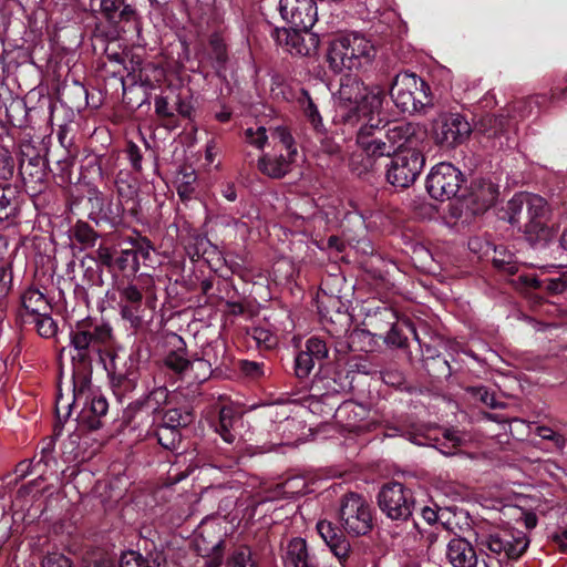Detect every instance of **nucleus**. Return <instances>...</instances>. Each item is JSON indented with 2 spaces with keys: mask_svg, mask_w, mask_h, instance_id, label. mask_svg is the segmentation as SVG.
<instances>
[{
  "mask_svg": "<svg viewBox=\"0 0 567 567\" xmlns=\"http://www.w3.org/2000/svg\"><path fill=\"white\" fill-rule=\"evenodd\" d=\"M385 97L381 86L365 87L357 76L346 74L336 96L337 112L344 123L354 125L369 115H380Z\"/></svg>",
  "mask_w": 567,
  "mask_h": 567,
  "instance_id": "f257e3e1",
  "label": "nucleus"
},
{
  "mask_svg": "<svg viewBox=\"0 0 567 567\" xmlns=\"http://www.w3.org/2000/svg\"><path fill=\"white\" fill-rule=\"evenodd\" d=\"M113 342L112 328L107 322L96 319H85L76 322L70 331V344L73 350V375L91 372L93 359L102 360V353L107 351Z\"/></svg>",
  "mask_w": 567,
  "mask_h": 567,
  "instance_id": "f03ea898",
  "label": "nucleus"
},
{
  "mask_svg": "<svg viewBox=\"0 0 567 567\" xmlns=\"http://www.w3.org/2000/svg\"><path fill=\"white\" fill-rule=\"evenodd\" d=\"M90 382V375L85 372L80 375H73L72 403L59 396L55 409L59 417H61L62 410H65L63 416L68 417L71 410L80 409L78 422L89 430H97L102 426V419L106 415L109 403L103 395L91 390Z\"/></svg>",
  "mask_w": 567,
  "mask_h": 567,
  "instance_id": "7ed1b4c3",
  "label": "nucleus"
},
{
  "mask_svg": "<svg viewBox=\"0 0 567 567\" xmlns=\"http://www.w3.org/2000/svg\"><path fill=\"white\" fill-rule=\"evenodd\" d=\"M375 50L360 33H349L333 40L328 52L330 68L336 72L358 70L369 63Z\"/></svg>",
  "mask_w": 567,
  "mask_h": 567,
  "instance_id": "20e7f679",
  "label": "nucleus"
},
{
  "mask_svg": "<svg viewBox=\"0 0 567 567\" xmlns=\"http://www.w3.org/2000/svg\"><path fill=\"white\" fill-rule=\"evenodd\" d=\"M390 95L401 112H421L431 104L430 87L413 73L398 74L390 89Z\"/></svg>",
  "mask_w": 567,
  "mask_h": 567,
  "instance_id": "39448f33",
  "label": "nucleus"
},
{
  "mask_svg": "<svg viewBox=\"0 0 567 567\" xmlns=\"http://www.w3.org/2000/svg\"><path fill=\"white\" fill-rule=\"evenodd\" d=\"M177 341L179 346L165 357V365L189 384L208 380L213 371L209 360L189 358L182 338H178Z\"/></svg>",
  "mask_w": 567,
  "mask_h": 567,
  "instance_id": "423d86ee",
  "label": "nucleus"
},
{
  "mask_svg": "<svg viewBox=\"0 0 567 567\" xmlns=\"http://www.w3.org/2000/svg\"><path fill=\"white\" fill-rule=\"evenodd\" d=\"M392 156L410 151H424L426 130L416 123L394 122L382 125Z\"/></svg>",
  "mask_w": 567,
  "mask_h": 567,
  "instance_id": "0eeeda50",
  "label": "nucleus"
},
{
  "mask_svg": "<svg viewBox=\"0 0 567 567\" xmlns=\"http://www.w3.org/2000/svg\"><path fill=\"white\" fill-rule=\"evenodd\" d=\"M167 399L168 391L165 386L155 388L126 406L123 413L124 421L136 427L153 426L158 420L161 406Z\"/></svg>",
  "mask_w": 567,
  "mask_h": 567,
  "instance_id": "6e6552de",
  "label": "nucleus"
},
{
  "mask_svg": "<svg viewBox=\"0 0 567 567\" xmlns=\"http://www.w3.org/2000/svg\"><path fill=\"white\" fill-rule=\"evenodd\" d=\"M339 518L343 529L354 536L372 528V514L367 499L355 493L347 494L340 504Z\"/></svg>",
  "mask_w": 567,
  "mask_h": 567,
  "instance_id": "1a4fd4ad",
  "label": "nucleus"
},
{
  "mask_svg": "<svg viewBox=\"0 0 567 567\" xmlns=\"http://www.w3.org/2000/svg\"><path fill=\"white\" fill-rule=\"evenodd\" d=\"M520 204H526L528 221L525 225V234L532 245H545L553 236L547 226L549 207L546 200L535 194L520 196Z\"/></svg>",
  "mask_w": 567,
  "mask_h": 567,
  "instance_id": "9d476101",
  "label": "nucleus"
},
{
  "mask_svg": "<svg viewBox=\"0 0 567 567\" xmlns=\"http://www.w3.org/2000/svg\"><path fill=\"white\" fill-rule=\"evenodd\" d=\"M481 545L494 555L498 563L517 559L527 549L529 539L522 530L509 528L489 534Z\"/></svg>",
  "mask_w": 567,
  "mask_h": 567,
  "instance_id": "9b49d317",
  "label": "nucleus"
},
{
  "mask_svg": "<svg viewBox=\"0 0 567 567\" xmlns=\"http://www.w3.org/2000/svg\"><path fill=\"white\" fill-rule=\"evenodd\" d=\"M464 182L462 172L450 163H439L426 177V190L436 200H447L457 195Z\"/></svg>",
  "mask_w": 567,
  "mask_h": 567,
  "instance_id": "f8f14e48",
  "label": "nucleus"
},
{
  "mask_svg": "<svg viewBox=\"0 0 567 567\" xmlns=\"http://www.w3.org/2000/svg\"><path fill=\"white\" fill-rule=\"evenodd\" d=\"M378 503L380 509L391 519H408L414 507L411 489L399 482L385 484L379 492Z\"/></svg>",
  "mask_w": 567,
  "mask_h": 567,
  "instance_id": "ddd939ff",
  "label": "nucleus"
},
{
  "mask_svg": "<svg viewBox=\"0 0 567 567\" xmlns=\"http://www.w3.org/2000/svg\"><path fill=\"white\" fill-rule=\"evenodd\" d=\"M423 152L410 151L395 154L386 171L388 182L399 188L412 185L425 164Z\"/></svg>",
  "mask_w": 567,
  "mask_h": 567,
  "instance_id": "4468645a",
  "label": "nucleus"
},
{
  "mask_svg": "<svg viewBox=\"0 0 567 567\" xmlns=\"http://www.w3.org/2000/svg\"><path fill=\"white\" fill-rule=\"evenodd\" d=\"M360 122L362 124L357 133V144L360 150L368 157H391L390 144L386 141H382L384 131L379 115H369L365 118H361Z\"/></svg>",
  "mask_w": 567,
  "mask_h": 567,
  "instance_id": "2eb2a0df",
  "label": "nucleus"
},
{
  "mask_svg": "<svg viewBox=\"0 0 567 567\" xmlns=\"http://www.w3.org/2000/svg\"><path fill=\"white\" fill-rule=\"evenodd\" d=\"M517 120L509 114L484 115L476 127L487 138L493 140V146L498 148L513 147L516 144Z\"/></svg>",
  "mask_w": 567,
  "mask_h": 567,
  "instance_id": "dca6fc26",
  "label": "nucleus"
},
{
  "mask_svg": "<svg viewBox=\"0 0 567 567\" xmlns=\"http://www.w3.org/2000/svg\"><path fill=\"white\" fill-rule=\"evenodd\" d=\"M272 37L278 45L292 55H311L317 51L319 45L318 37L303 29H276Z\"/></svg>",
  "mask_w": 567,
  "mask_h": 567,
  "instance_id": "f3484780",
  "label": "nucleus"
},
{
  "mask_svg": "<svg viewBox=\"0 0 567 567\" xmlns=\"http://www.w3.org/2000/svg\"><path fill=\"white\" fill-rule=\"evenodd\" d=\"M278 9L291 28L309 30L317 21L318 8L315 0H279Z\"/></svg>",
  "mask_w": 567,
  "mask_h": 567,
  "instance_id": "a211bd4d",
  "label": "nucleus"
},
{
  "mask_svg": "<svg viewBox=\"0 0 567 567\" xmlns=\"http://www.w3.org/2000/svg\"><path fill=\"white\" fill-rule=\"evenodd\" d=\"M550 277H537L535 274H519L513 282L520 289H546L553 295L567 293V269L563 266H550Z\"/></svg>",
  "mask_w": 567,
  "mask_h": 567,
  "instance_id": "6ab92c4d",
  "label": "nucleus"
},
{
  "mask_svg": "<svg viewBox=\"0 0 567 567\" xmlns=\"http://www.w3.org/2000/svg\"><path fill=\"white\" fill-rule=\"evenodd\" d=\"M472 128L464 116L450 114L441 117L434 126L435 141L442 146L452 147L463 143Z\"/></svg>",
  "mask_w": 567,
  "mask_h": 567,
  "instance_id": "aec40b11",
  "label": "nucleus"
},
{
  "mask_svg": "<svg viewBox=\"0 0 567 567\" xmlns=\"http://www.w3.org/2000/svg\"><path fill=\"white\" fill-rule=\"evenodd\" d=\"M329 350L326 342L311 337L305 343V350L300 351L295 358V374L298 379H306L310 375L316 363H320L328 357Z\"/></svg>",
  "mask_w": 567,
  "mask_h": 567,
  "instance_id": "412c9836",
  "label": "nucleus"
},
{
  "mask_svg": "<svg viewBox=\"0 0 567 567\" xmlns=\"http://www.w3.org/2000/svg\"><path fill=\"white\" fill-rule=\"evenodd\" d=\"M89 202L91 204L90 217L95 220L96 224L104 221L112 227H115L122 223L124 213H127L125 206L112 200H106L103 194L93 189L90 193Z\"/></svg>",
  "mask_w": 567,
  "mask_h": 567,
  "instance_id": "4be33fe9",
  "label": "nucleus"
},
{
  "mask_svg": "<svg viewBox=\"0 0 567 567\" xmlns=\"http://www.w3.org/2000/svg\"><path fill=\"white\" fill-rule=\"evenodd\" d=\"M118 293L121 317L128 321L132 328H140L144 316L143 295L141 290L134 285H126L118 287Z\"/></svg>",
  "mask_w": 567,
  "mask_h": 567,
  "instance_id": "5701e85b",
  "label": "nucleus"
},
{
  "mask_svg": "<svg viewBox=\"0 0 567 567\" xmlns=\"http://www.w3.org/2000/svg\"><path fill=\"white\" fill-rule=\"evenodd\" d=\"M364 405L355 402H343L336 411L338 422L349 432H365L375 427Z\"/></svg>",
  "mask_w": 567,
  "mask_h": 567,
  "instance_id": "b1692460",
  "label": "nucleus"
},
{
  "mask_svg": "<svg viewBox=\"0 0 567 567\" xmlns=\"http://www.w3.org/2000/svg\"><path fill=\"white\" fill-rule=\"evenodd\" d=\"M498 197V185L489 178L477 177L471 183L468 203L472 204L474 214L485 212L492 207Z\"/></svg>",
  "mask_w": 567,
  "mask_h": 567,
  "instance_id": "393cba45",
  "label": "nucleus"
},
{
  "mask_svg": "<svg viewBox=\"0 0 567 567\" xmlns=\"http://www.w3.org/2000/svg\"><path fill=\"white\" fill-rule=\"evenodd\" d=\"M216 526L214 525H205L200 527L198 535L195 538V546L197 551L207 557V564L214 567H218L223 561V546L224 539L217 535L214 539H207V536H210L215 533Z\"/></svg>",
  "mask_w": 567,
  "mask_h": 567,
  "instance_id": "a878e982",
  "label": "nucleus"
},
{
  "mask_svg": "<svg viewBox=\"0 0 567 567\" xmlns=\"http://www.w3.org/2000/svg\"><path fill=\"white\" fill-rule=\"evenodd\" d=\"M282 561L284 567H319L316 555L309 551L306 539L301 537L289 540Z\"/></svg>",
  "mask_w": 567,
  "mask_h": 567,
  "instance_id": "bb28decb",
  "label": "nucleus"
},
{
  "mask_svg": "<svg viewBox=\"0 0 567 567\" xmlns=\"http://www.w3.org/2000/svg\"><path fill=\"white\" fill-rule=\"evenodd\" d=\"M445 555L453 567H475L478 561L472 544L462 537L449 542Z\"/></svg>",
  "mask_w": 567,
  "mask_h": 567,
  "instance_id": "cd10ccee",
  "label": "nucleus"
},
{
  "mask_svg": "<svg viewBox=\"0 0 567 567\" xmlns=\"http://www.w3.org/2000/svg\"><path fill=\"white\" fill-rule=\"evenodd\" d=\"M243 427V417L234 411L231 408H223L219 412V422L216 427V432L221 439L233 444L238 437H240V429Z\"/></svg>",
  "mask_w": 567,
  "mask_h": 567,
  "instance_id": "c85d7f7f",
  "label": "nucleus"
},
{
  "mask_svg": "<svg viewBox=\"0 0 567 567\" xmlns=\"http://www.w3.org/2000/svg\"><path fill=\"white\" fill-rule=\"evenodd\" d=\"M100 13L113 25L130 22L135 18V9L124 0H101Z\"/></svg>",
  "mask_w": 567,
  "mask_h": 567,
  "instance_id": "c756f323",
  "label": "nucleus"
},
{
  "mask_svg": "<svg viewBox=\"0 0 567 567\" xmlns=\"http://www.w3.org/2000/svg\"><path fill=\"white\" fill-rule=\"evenodd\" d=\"M22 308L27 315L31 318L39 315H47V312H51L52 307L51 303L45 296L38 288H28L21 296Z\"/></svg>",
  "mask_w": 567,
  "mask_h": 567,
  "instance_id": "7c9ffc66",
  "label": "nucleus"
},
{
  "mask_svg": "<svg viewBox=\"0 0 567 567\" xmlns=\"http://www.w3.org/2000/svg\"><path fill=\"white\" fill-rule=\"evenodd\" d=\"M115 186L118 198L117 203L125 206L130 215H136L138 212L136 183L128 177H118L115 182Z\"/></svg>",
  "mask_w": 567,
  "mask_h": 567,
  "instance_id": "2f4dec72",
  "label": "nucleus"
},
{
  "mask_svg": "<svg viewBox=\"0 0 567 567\" xmlns=\"http://www.w3.org/2000/svg\"><path fill=\"white\" fill-rule=\"evenodd\" d=\"M19 192L17 187L6 184L0 185V221L9 220L16 216L19 209Z\"/></svg>",
  "mask_w": 567,
  "mask_h": 567,
  "instance_id": "473e14b6",
  "label": "nucleus"
},
{
  "mask_svg": "<svg viewBox=\"0 0 567 567\" xmlns=\"http://www.w3.org/2000/svg\"><path fill=\"white\" fill-rule=\"evenodd\" d=\"M292 159L293 157L282 155L277 157L266 154L259 159L258 167L264 174L272 178H280L289 171Z\"/></svg>",
  "mask_w": 567,
  "mask_h": 567,
  "instance_id": "72a5a7b5",
  "label": "nucleus"
},
{
  "mask_svg": "<svg viewBox=\"0 0 567 567\" xmlns=\"http://www.w3.org/2000/svg\"><path fill=\"white\" fill-rule=\"evenodd\" d=\"M32 468H35L37 472L40 473L39 477L30 482L28 485H23L22 487H20L18 491V498L24 497L25 495H31L32 497H35V495L40 492V489H34V487L38 485L39 481H42L43 471H41L40 467L35 466V464H33V461L24 460L20 462L14 470V475L17 480H22L30 473H32Z\"/></svg>",
  "mask_w": 567,
  "mask_h": 567,
  "instance_id": "f704fd0d",
  "label": "nucleus"
},
{
  "mask_svg": "<svg viewBox=\"0 0 567 567\" xmlns=\"http://www.w3.org/2000/svg\"><path fill=\"white\" fill-rule=\"evenodd\" d=\"M158 420L161 425L179 430L192 423L193 414L188 409L169 408L163 413L159 410Z\"/></svg>",
  "mask_w": 567,
  "mask_h": 567,
  "instance_id": "c9c22d12",
  "label": "nucleus"
},
{
  "mask_svg": "<svg viewBox=\"0 0 567 567\" xmlns=\"http://www.w3.org/2000/svg\"><path fill=\"white\" fill-rule=\"evenodd\" d=\"M299 427L300 423L289 416H285L281 421L276 422L274 431L277 434V441L272 443V446L267 447L266 451H270L274 446L290 444Z\"/></svg>",
  "mask_w": 567,
  "mask_h": 567,
  "instance_id": "e433bc0d",
  "label": "nucleus"
},
{
  "mask_svg": "<svg viewBox=\"0 0 567 567\" xmlns=\"http://www.w3.org/2000/svg\"><path fill=\"white\" fill-rule=\"evenodd\" d=\"M298 104L303 115L316 131V133L322 134V117L320 115L317 104L313 102V100L310 97L307 91H301L300 96L298 97Z\"/></svg>",
  "mask_w": 567,
  "mask_h": 567,
  "instance_id": "4c0bfd02",
  "label": "nucleus"
},
{
  "mask_svg": "<svg viewBox=\"0 0 567 567\" xmlns=\"http://www.w3.org/2000/svg\"><path fill=\"white\" fill-rule=\"evenodd\" d=\"M226 567H259L257 556L247 545L233 549L226 560Z\"/></svg>",
  "mask_w": 567,
  "mask_h": 567,
  "instance_id": "58836bf2",
  "label": "nucleus"
},
{
  "mask_svg": "<svg viewBox=\"0 0 567 567\" xmlns=\"http://www.w3.org/2000/svg\"><path fill=\"white\" fill-rule=\"evenodd\" d=\"M207 59L217 73L224 69L227 61V50L224 40L218 34H213L209 39Z\"/></svg>",
  "mask_w": 567,
  "mask_h": 567,
  "instance_id": "ea45409f",
  "label": "nucleus"
},
{
  "mask_svg": "<svg viewBox=\"0 0 567 567\" xmlns=\"http://www.w3.org/2000/svg\"><path fill=\"white\" fill-rule=\"evenodd\" d=\"M195 172H179L176 176L177 194L183 202L190 200L195 195Z\"/></svg>",
  "mask_w": 567,
  "mask_h": 567,
  "instance_id": "a19ab883",
  "label": "nucleus"
},
{
  "mask_svg": "<svg viewBox=\"0 0 567 567\" xmlns=\"http://www.w3.org/2000/svg\"><path fill=\"white\" fill-rule=\"evenodd\" d=\"M493 264L497 269L508 272L509 275L518 272V265L514 260L513 254L504 246H498L494 249Z\"/></svg>",
  "mask_w": 567,
  "mask_h": 567,
  "instance_id": "79ce46f5",
  "label": "nucleus"
},
{
  "mask_svg": "<svg viewBox=\"0 0 567 567\" xmlns=\"http://www.w3.org/2000/svg\"><path fill=\"white\" fill-rule=\"evenodd\" d=\"M114 266L118 268V270H131L132 272H137L140 269V261L136 259V251L134 248H121L120 251L116 250Z\"/></svg>",
  "mask_w": 567,
  "mask_h": 567,
  "instance_id": "37998d69",
  "label": "nucleus"
},
{
  "mask_svg": "<svg viewBox=\"0 0 567 567\" xmlns=\"http://www.w3.org/2000/svg\"><path fill=\"white\" fill-rule=\"evenodd\" d=\"M158 443L166 450H175L181 443V432L165 425H157L155 431Z\"/></svg>",
  "mask_w": 567,
  "mask_h": 567,
  "instance_id": "c03bdc74",
  "label": "nucleus"
},
{
  "mask_svg": "<svg viewBox=\"0 0 567 567\" xmlns=\"http://www.w3.org/2000/svg\"><path fill=\"white\" fill-rule=\"evenodd\" d=\"M535 434L543 441L548 442L550 444V451L555 452L563 451L567 442L564 435L545 425L536 426Z\"/></svg>",
  "mask_w": 567,
  "mask_h": 567,
  "instance_id": "a18cd8bd",
  "label": "nucleus"
},
{
  "mask_svg": "<svg viewBox=\"0 0 567 567\" xmlns=\"http://www.w3.org/2000/svg\"><path fill=\"white\" fill-rule=\"evenodd\" d=\"M330 551L338 559L340 567H350L349 559L351 556V545L349 540L341 535L328 545Z\"/></svg>",
  "mask_w": 567,
  "mask_h": 567,
  "instance_id": "49530a36",
  "label": "nucleus"
},
{
  "mask_svg": "<svg viewBox=\"0 0 567 567\" xmlns=\"http://www.w3.org/2000/svg\"><path fill=\"white\" fill-rule=\"evenodd\" d=\"M271 138L276 144L279 143L282 150L287 151L288 157H293L297 154L295 141L286 127H276L271 132Z\"/></svg>",
  "mask_w": 567,
  "mask_h": 567,
  "instance_id": "de8ad7c7",
  "label": "nucleus"
},
{
  "mask_svg": "<svg viewBox=\"0 0 567 567\" xmlns=\"http://www.w3.org/2000/svg\"><path fill=\"white\" fill-rule=\"evenodd\" d=\"M32 322L35 324L39 334L43 338H51L56 333L58 326L52 319L51 312L32 317Z\"/></svg>",
  "mask_w": 567,
  "mask_h": 567,
  "instance_id": "09e8293b",
  "label": "nucleus"
},
{
  "mask_svg": "<svg viewBox=\"0 0 567 567\" xmlns=\"http://www.w3.org/2000/svg\"><path fill=\"white\" fill-rule=\"evenodd\" d=\"M72 233H73V237L80 241L81 244H84L86 246H93L96 238H97V234L93 230V228L84 223V221H78L73 229H72Z\"/></svg>",
  "mask_w": 567,
  "mask_h": 567,
  "instance_id": "8fccbe9b",
  "label": "nucleus"
},
{
  "mask_svg": "<svg viewBox=\"0 0 567 567\" xmlns=\"http://www.w3.org/2000/svg\"><path fill=\"white\" fill-rule=\"evenodd\" d=\"M467 392L476 400L484 403L486 406L491 409L499 408L501 404L497 402L494 392H491L485 386H470Z\"/></svg>",
  "mask_w": 567,
  "mask_h": 567,
  "instance_id": "3c124183",
  "label": "nucleus"
},
{
  "mask_svg": "<svg viewBox=\"0 0 567 567\" xmlns=\"http://www.w3.org/2000/svg\"><path fill=\"white\" fill-rule=\"evenodd\" d=\"M118 567H161L159 565L147 563L144 557L134 550L122 554Z\"/></svg>",
  "mask_w": 567,
  "mask_h": 567,
  "instance_id": "603ef678",
  "label": "nucleus"
},
{
  "mask_svg": "<svg viewBox=\"0 0 567 567\" xmlns=\"http://www.w3.org/2000/svg\"><path fill=\"white\" fill-rule=\"evenodd\" d=\"M105 368L109 370V373H112L114 377L117 378V385L116 386H122L125 385V389H128V390H132L135 388V383H136V380H137V377L134 372L130 371L127 374H123L121 371L117 370L116 368V363H115V358L112 357L111 359V368H107L105 365Z\"/></svg>",
  "mask_w": 567,
  "mask_h": 567,
  "instance_id": "864d4df0",
  "label": "nucleus"
},
{
  "mask_svg": "<svg viewBox=\"0 0 567 567\" xmlns=\"http://www.w3.org/2000/svg\"><path fill=\"white\" fill-rule=\"evenodd\" d=\"M317 530L320 537L323 539L326 545L328 546L334 539L339 538L342 534L332 525V523L327 520H319L317 523Z\"/></svg>",
  "mask_w": 567,
  "mask_h": 567,
  "instance_id": "5fc2aeb1",
  "label": "nucleus"
},
{
  "mask_svg": "<svg viewBox=\"0 0 567 567\" xmlns=\"http://www.w3.org/2000/svg\"><path fill=\"white\" fill-rule=\"evenodd\" d=\"M245 134L249 144L260 150L264 148L268 140L266 128L264 126L248 127Z\"/></svg>",
  "mask_w": 567,
  "mask_h": 567,
  "instance_id": "6e6d98bb",
  "label": "nucleus"
},
{
  "mask_svg": "<svg viewBox=\"0 0 567 567\" xmlns=\"http://www.w3.org/2000/svg\"><path fill=\"white\" fill-rule=\"evenodd\" d=\"M173 96H157L154 101L155 112L161 117H174Z\"/></svg>",
  "mask_w": 567,
  "mask_h": 567,
  "instance_id": "4d7b16f0",
  "label": "nucleus"
},
{
  "mask_svg": "<svg viewBox=\"0 0 567 567\" xmlns=\"http://www.w3.org/2000/svg\"><path fill=\"white\" fill-rule=\"evenodd\" d=\"M14 161L8 150L0 148V179H8L13 175Z\"/></svg>",
  "mask_w": 567,
  "mask_h": 567,
  "instance_id": "13d9d810",
  "label": "nucleus"
},
{
  "mask_svg": "<svg viewBox=\"0 0 567 567\" xmlns=\"http://www.w3.org/2000/svg\"><path fill=\"white\" fill-rule=\"evenodd\" d=\"M132 248L136 251V259L140 261V258L143 260H148L151 258V252L153 247L151 243L145 238L130 239Z\"/></svg>",
  "mask_w": 567,
  "mask_h": 567,
  "instance_id": "bf43d9fd",
  "label": "nucleus"
},
{
  "mask_svg": "<svg viewBox=\"0 0 567 567\" xmlns=\"http://www.w3.org/2000/svg\"><path fill=\"white\" fill-rule=\"evenodd\" d=\"M241 372L252 379H257L265 374V364L255 361H241Z\"/></svg>",
  "mask_w": 567,
  "mask_h": 567,
  "instance_id": "052dcab7",
  "label": "nucleus"
},
{
  "mask_svg": "<svg viewBox=\"0 0 567 567\" xmlns=\"http://www.w3.org/2000/svg\"><path fill=\"white\" fill-rule=\"evenodd\" d=\"M42 567H71V561L61 553H50L42 560Z\"/></svg>",
  "mask_w": 567,
  "mask_h": 567,
  "instance_id": "680f3d73",
  "label": "nucleus"
},
{
  "mask_svg": "<svg viewBox=\"0 0 567 567\" xmlns=\"http://www.w3.org/2000/svg\"><path fill=\"white\" fill-rule=\"evenodd\" d=\"M386 436H404L406 437L409 441H411L412 443L416 444V445H423V441L421 440L420 435L417 434H412L410 431H408L405 427L403 426H390L388 427V432L385 434Z\"/></svg>",
  "mask_w": 567,
  "mask_h": 567,
  "instance_id": "e2e57ef3",
  "label": "nucleus"
},
{
  "mask_svg": "<svg viewBox=\"0 0 567 567\" xmlns=\"http://www.w3.org/2000/svg\"><path fill=\"white\" fill-rule=\"evenodd\" d=\"M115 255L116 249L106 245H100L96 250L99 261L106 267L114 266Z\"/></svg>",
  "mask_w": 567,
  "mask_h": 567,
  "instance_id": "0e129e2a",
  "label": "nucleus"
},
{
  "mask_svg": "<svg viewBox=\"0 0 567 567\" xmlns=\"http://www.w3.org/2000/svg\"><path fill=\"white\" fill-rule=\"evenodd\" d=\"M318 140L321 144V150L327 154H336L339 152V144L326 133L324 126L322 127V134H317Z\"/></svg>",
  "mask_w": 567,
  "mask_h": 567,
  "instance_id": "69168bd1",
  "label": "nucleus"
},
{
  "mask_svg": "<svg viewBox=\"0 0 567 567\" xmlns=\"http://www.w3.org/2000/svg\"><path fill=\"white\" fill-rule=\"evenodd\" d=\"M406 341L408 338L402 336L396 327H392L385 337V342L396 348L405 347Z\"/></svg>",
  "mask_w": 567,
  "mask_h": 567,
  "instance_id": "338daca9",
  "label": "nucleus"
},
{
  "mask_svg": "<svg viewBox=\"0 0 567 567\" xmlns=\"http://www.w3.org/2000/svg\"><path fill=\"white\" fill-rule=\"evenodd\" d=\"M173 109H174V116L181 115L183 117L190 116L192 113V106L188 102L182 100L178 95H173Z\"/></svg>",
  "mask_w": 567,
  "mask_h": 567,
  "instance_id": "774afa93",
  "label": "nucleus"
}]
</instances>
